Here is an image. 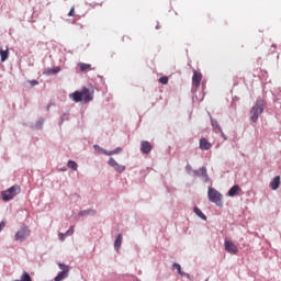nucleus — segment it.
<instances>
[{"label":"nucleus","mask_w":281,"mask_h":281,"mask_svg":"<svg viewBox=\"0 0 281 281\" xmlns=\"http://www.w3.org/2000/svg\"><path fill=\"white\" fill-rule=\"evenodd\" d=\"M199 146L202 150H210L212 148L213 144L206 137H201L199 142Z\"/></svg>","instance_id":"9d476101"},{"label":"nucleus","mask_w":281,"mask_h":281,"mask_svg":"<svg viewBox=\"0 0 281 281\" xmlns=\"http://www.w3.org/2000/svg\"><path fill=\"white\" fill-rule=\"evenodd\" d=\"M75 228L74 226H70V228L66 232V236H71V234H74Z\"/></svg>","instance_id":"a878e982"},{"label":"nucleus","mask_w":281,"mask_h":281,"mask_svg":"<svg viewBox=\"0 0 281 281\" xmlns=\"http://www.w3.org/2000/svg\"><path fill=\"white\" fill-rule=\"evenodd\" d=\"M66 236H67V233H65V235H64V233H59L60 240H65Z\"/></svg>","instance_id":"c85d7f7f"},{"label":"nucleus","mask_w":281,"mask_h":281,"mask_svg":"<svg viewBox=\"0 0 281 281\" xmlns=\"http://www.w3.org/2000/svg\"><path fill=\"white\" fill-rule=\"evenodd\" d=\"M60 71V67H54L53 69H47V74H58Z\"/></svg>","instance_id":"b1692460"},{"label":"nucleus","mask_w":281,"mask_h":281,"mask_svg":"<svg viewBox=\"0 0 281 281\" xmlns=\"http://www.w3.org/2000/svg\"><path fill=\"white\" fill-rule=\"evenodd\" d=\"M265 111V100H257L256 104L250 109V120L258 122L261 113Z\"/></svg>","instance_id":"f03ea898"},{"label":"nucleus","mask_w":281,"mask_h":281,"mask_svg":"<svg viewBox=\"0 0 281 281\" xmlns=\"http://www.w3.org/2000/svg\"><path fill=\"white\" fill-rule=\"evenodd\" d=\"M172 269L177 270V272H178V274H180V277H189V274H187L186 272H182V268H181L180 263H173Z\"/></svg>","instance_id":"dca6fc26"},{"label":"nucleus","mask_w":281,"mask_h":281,"mask_svg":"<svg viewBox=\"0 0 281 281\" xmlns=\"http://www.w3.org/2000/svg\"><path fill=\"white\" fill-rule=\"evenodd\" d=\"M78 65L81 71H89V69H92V65L90 63H78Z\"/></svg>","instance_id":"f3484780"},{"label":"nucleus","mask_w":281,"mask_h":281,"mask_svg":"<svg viewBox=\"0 0 281 281\" xmlns=\"http://www.w3.org/2000/svg\"><path fill=\"white\" fill-rule=\"evenodd\" d=\"M201 173L202 175H207V168L205 166H202V168H200Z\"/></svg>","instance_id":"cd10ccee"},{"label":"nucleus","mask_w":281,"mask_h":281,"mask_svg":"<svg viewBox=\"0 0 281 281\" xmlns=\"http://www.w3.org/2000/svg\"><path fill=\"white\" fill-rule=\"evenodd\" d=\"M207 196L210 201L216 203V205H223V194H221L216 188H209Z\"/></svg>","instance_id":"7ed1b4c3"},{"label":"nucleus","mask_w":281,"mask_h":281,"mask_svg":"<svg viewBox=\"0 0 281 281\" xmlns=\"http://www.w3.org/2000/svg\"><path fill=\"white\" fill-rule=\"evenodd\" d=\"M75 14H76L75 5H72V8L70 9L68 15H69V16H75Z\"/></svg>","instance_id":"bb28decb"},{"label":"nucleus","mask_w":281,"mask_h":281,"mask_svg":"<svg viewBox=\"0 0 281 281\" xmlns=\"http://www.w3.org/2000/svg\"><path fill=\"white\" fill-rule=\"evenodd\" d=\"M280 183H281V177H280V175H277L272 179L270 186H271L272 190H277L279 188Z\"/></svg>","instance_id":"4468645a"},{"label":"nucleus","mask_w":281,"mask_h":281,"mask_svg":"<svg viewBox=\"0 0 281 281\" xmlns=\"http://www.w3.org/2000/svg\"><path fill=\"white\" fill-rule=\"evenodd\" d=\"M221 130H222L221 133H222L224 139H227V135H225V133H223V128H221Z\"/></svg>","instance_id":"2f4dec72"},{"label":"nucleus","mask_w":281,"mask_h":281,"mask_svg":"<svg viewBox=\"0 0 281 281\" xmlns=\"http://www.w3.org/2000/svg\"><path fill=\"white\" fill-rule=\"evenodd\" d=\"M241 188L238 183H235V186H232L228 190V196H235L240 192Z\"/></svg>","instance_id":"f8f14e48"},{"label":"nucleus","mask_w":281,"mask_h":281,"mask_svg":"<svg viewBox=\"0 0 281 281\" xmlns=\"http://www.w3.org/2000/svg\"><path fill=\"white\" fill-rule=\"evenodd\" d=\"M21 281H32V277L29 274V272H23L21 277Z\"/></svg>","instance_id":"412c9836"},{"label":"nucleus","mask_w":281,"mask_h":281,"mask_svg":"<svg viewBox=\"0 0 281 281\" xmlns=\"http://www.w3.org/2000/svg\"><path fill=\"white\" fill-rule=\"evenodd\" d=\"M94 149L105 153V155H114V153H119L120 150H122V148H116L115 150H104L103 148H101V146H99V144H94Z\"/></svg>","instance_id":"ddd939ff"},{"label":"nucleus","mask_w":281,"mask_h":281,"mask_svg":"<svg viewBox=\"0 0 281 281\" xmlns=\"http://www.w3.org/2000/svg\"><path fill=\"white\" fill-rule=\"evenodd\" d=\"M140 150L142 153H150L153 150V146L150 144V142H148L147 139H143V142H140Z\"/></svg>","instance_id":"9b49d317"},{"label":"nucleus","mask_w":281,"mask_h":281,"mask_svg":"<svg viewBox=\"0 0 281 281\" xmlns=\"http://www.w3.org/2000/svg\"><path fill=\"white\" fill-rule=\"evenodd\" d=\"M109 164L119 172H124V170L126 168L123 164H119V161H116V159H114V157H110Z\"/></svg>","instance_id":"1a4fd4ad"},{"label":"nucleus","mask_w":281,"mask_h":281,"mask_svg":"<svg viewBox=\"0 0 281 281\" xmlns=\"http://www.w3.org/2000/svg\"><path fill=\"white\" fill-rule=\"evenodd\" d=\"M202 78H203V75L200 71H196V69H194L193 76H192V85L196 89L200 87Z\"/></svg>","instance_id":"6e6552de"},{"label":"nucleus","mask_w":281,"mask_h":281,"mask_svg":"<svg viewBox=\"0 0 281 281\" xmlns=\"http://www.w3.org/2000/svg\"><path fill=\"white\" fill-rule=\"evenodd\" d=\"M194 212L195 214H198V216H200L201 218H204V221H206V215H204L203 211H201V209H199V206H194Z\"/></svg>","instance_id":"6ab92c4d"},{"label":"nucleus","mask_w":281,"mask_h":281,"mask_svg":"<svg viewBox=\"0 0 281 281\" xmlns=\"http://www.w3.org/2000/svg\"><path fill=\"white\" fill-rule=\"evenodd\" d=\"M159 82H161L162 85H168L169 82L168 76H161V78H159Z\"/></svg>","instance_id":"5701e85b"},{"label":"nucleus","mask_w":281,"mask_h":281,"mask_svg":"<svg viewBox=\"0 0 281 281\" xmlns=\"http://www.w3.org/2000/svg\"><path fill=\"white\" fill-rule=\"evenodd\" d=\"M195 175H199V171H198V170H195Z\"/></svg>","instance_id":"473e14b6"},{"label":"nucleus","mask_w":281,"mask_h":281,"mask_svg":"<svg viewBox=\"0 0 281 281\" xmlns=\"http://www.w3.org/2000/svg\"><path fill=\"white\" fill-rule=\"evenodd\" d=\"M0 56H1V61L4 63V60L9 58V49L0 48Z\"/></svg>","instance_id":"a211bd4d"},{"label":"nucleus","mask_w":281,"mask_h":281,"mask_svg":"<svg viewBox=\"0 0 281 281\" xmlns=\"http://www.w3.org/2000/svg\"><path fill=\"white\" fill-rule=\"evenodd\" d=\"M30 82L32 87H35L36 85H38V80H30Z\"/></svg>","instance_id":"c756f323"},{"label":"nucleus","mask_w":281,"mask_h":281,"mask_svg":"<svg viewBox=\"0 0 281 281\" xmlns=\"http://www.w3.org/2000/svg\"><path fill=\"white\" fill-rule=\"evenodd\" d=\"M97 211H81L80 216H85V214H95Z\"/></svg>","instance_id":"393cba45"},{"label":"nucleus","mask_w":281,"mask_h":281,"mask_svg":"<svg viewBox=\"0 0 281 281\" xmlns=\"http://www.w3.org/2000/svg\"><path fill=\"white\" fill-rule=\"evenodd\" d=\"M3 227H5V222L0 223V232H1V229H3Z\"/></svg>","instance_id":"7c9ffc66"},{"label":"nucleus","mask_w":281,"mask_h":281,"mask_svg":"<svg viewBox=\"0 0 281 281\" xmlns=\"http://www.w3.org/2000/svg\"><path fill=\"white\" fill-rule=\"evenodd\" d=\"M70 98H72L75 102H80L81 100L89 102L90 100H93V91H90V89L85 87L81 91H74V93H70Z\"/></svg>","instance_id":"f257e3e1"},{"label":"nucleus","mask_w":281,"mask_h":281,"mask_svg":"<svg viewBox=\"0 0 281 281\" xmlns=\"http://www.w3.org/2000/svg\"><path fill=\"white\" fill-rule=\"evenodd\" d=\"M59 268H60L61 272H59V274H57V277H55V281H64L65 279H67L69 277V273H70L69 266H66L65 263H59Z\"/></svg>","instance_id":"39448f33"},{"label":"nucleus","mask_w":281,"mask_h":281,"mask_svg":"<svg viewBox=\"0 0 281 281\" xmlns=\"http://www.w3.org/2000/svg\"><path fill=\"white\" fill-rule=\"evenodd\" d=\"M68 167L72 168V170H78V164L74 159H69Z\"/></svg>","instance_id":"aec40b11"},{"label":"nucleus","mask_w":281,"mask_h":281,"mask_svg":"<svg viewBox=\"0 0 281 281\" xmlns=\"http://www.w3.org/2000/svg\"><path fill=\"white\" fill-rule=\"evenodd\" d=\"M19 192H21L20 186H11V188L2 191V199L4 201H11V199H13L15 194H19Z\"/></svg>","instance_id":"20e7f679"},{"label":"nucleus","mask_w":281,"mask_h":281,"mask_svg":"<svg viewBox=\"0 0 281 281\" xmlns=\"http://www.w3.org/2000/svg\"><path fill=\"white\" fill-rule=\"evenodd\" d=\"M211 124H212V126L218 128V131H222L217 120H214V117H211Z\"/></svg>","instance_id":"4be33fe9"},{"label":"nucleus","mask_w":281,"mask_h":281,"mask_svg":"<svg viewBox=\"0 0 281 281\" xmlns=\"http://www.w3.org/2000/svg\"><path fill=\"white\" fill-rule=\"evenodd\" d=\"M122 240H123V235H122V233H119V235L114 241V249H116V252H120V247L122 245Z\"/></svg>","instance_id":"2eb2a0df"},{"label":"nucleus","mask_w":281,"mask_h":281,"mask_svg":"<svg viewBox=\"0 0 281 281\" xmlns=\"http://www.w3.org/2000/svg\"><path fill=\"white\" fill-rule=\"evenodd\" d=\"M224 248L229 255H238V246L234 241H231V239H225Z\"/></svg>","instance_id":"0eeeda50"},{"label":"nucleus","mask_w":281,"mask_h":281,"mask_svg":"<svg viewBox=\"0 0 281 281\" xmlns=\"http://www.w3.org/2000/svg\"><path fill=\"white\" fill-rule=\"evenodd\" d=\"M30 234L31 231L27 228V226H21V228L15 233L14 239L22 243V240H25Z\"/></svg>","instance_id":"423d86ee"}]
</instances>
